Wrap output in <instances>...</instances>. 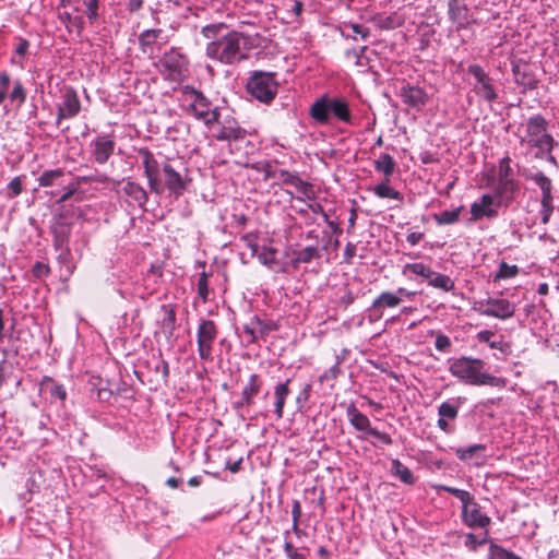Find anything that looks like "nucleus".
<instances>
[{
  "mask_svg": "<svg viewBox=\"0 0 559 559\" xmlns=\"http://www.w3.org/2000/svg\"><path fill=\"white\" fill-rule=\"evenodd\" d=\"M449 371L459 380L472 385L504 388L507 380L484 371L485 362L478 358L465 357L449 359Z\"/></svg>",
  "mask_w": 559,
  "mask_h": 559,
  "instance_id": "obj_1",
  "label": "nucleus"
},
{
  "mask_svg": "<svg viewBox=\"0 0 559 559\" xmlns=\"http://www.w3.org/2000/svg\"><path fill=\"white\" fill-rule=\"evenodd\" d=\"M248 40L249 37L245 34L231 31L217 40L209 43L206 56L224 64L242 61L247 59Z\"/></svg>",
  "mask_w": 559,
  "mask_h": 559,
  "instance_id": "obj_2",
  "label": "nucleus"
},
{
  "mask_svg": "<svg viewBox=\"0 0 559 559\" xmlns=\"http://www.w3.org/2000/svg\"><path fill=\"white\" fill-rule=\"evenodd\" d=\"M246 86L251 97L270 103L276 96L278 84L274 73L255 71L248 79Z\"/></svg>",
  "mask_w": 559,
  "mask_h": 559,
  "instance_id": "obj_3",
  "label": "nucleus"
},
{
  "mask_svg": "<svg viewBox=\"0 0 559 559\" xmlns=\"http://www.w3.org/2000/svg\"><path fill=\"white\" fill-rule=\"evenodd\" d=\"M185 95L189 100L188 111L197 119L204 121L206 126H211L218 120V112L211 108L209 99L199 91L186 87Z\"/></svg>",
  "mask_w": 559,
  "mask_h": 559,
  "instance_id": "obj_4",
  "label": "nucleus"
},
{
  "mask_svg": "<svg viewBox=\"0 0 559 559\" xmlns=\"http://www.w3.org/2000/svg\"><path fill=\"white\" fill-rule=\"evenodd\" d=\"M528 143L539 150L540 153H549L554 145V139L547 133V121L539 115L533 116L526 123Z\"/></svg>",
  "mask_w": 559,
  "mask_h": 559,
  "instance_id": "obj_5",
  "label": "nucleus"
},
{
  "mask_svg": "<svg viewBox=\"0 0 559 559\" xmlns=\"http://www.w3.org/2000/svg\"><path fill=\"white\" fill-rule=\"evenodd\" d=\"M217 337V328L214 321L202 319L197 331L199 357L209 361L213 359V345Z\"/></svg>",
  "mask_w": 559,
  "mask_h": 559,
  "instance_id": "obj_6",
  "label": "nucleus"
},
{
  "mask_svg": "<svg viewBox=\"0 0 559 559\" xmlns=\"http://www.w3.org/2000/svg\"><path fill=\"white\" fill-rule=\"evenodd\" d=\"M160 67L168 79L180 81L185 78L188 67L187 58L175 49L165 52L159 60Z\"/></svg>",
  "mask_w": 559,
  "mask_h": 559,
  "instance_id": "obj_7",
  "label": "nucleus"
},
{
  "mask_svg": "<svg viewBox=\"0 0 559 559\" xmlns=\"http://www.w3.org/2000/svg\"><path fill=\"white\" fill-rule=\"evenodd\" d=\"M468 73L476 80L474 84V92L480 98L488 103H492L498 98L493 80L484 71L478 64H471L468 67Z\"/></svg>",
  "mask_w": 559,
  "mask_h": 559,
  "instance_id": "obj_8",
  "label": "nucleus"
},
{
  "mask_svg": "<svg viewBox=\"0 0 559 559\" xmlns=\"http://www.w3.org/2000/svg\"><path fill=\"white\" fill-rule=\"evenodd\" d=\"M477 311L483 316L506 320L514 316L515 305L503 298H488L478 302Z\"/></svg>",
  "mask_w": 559,
  "mask_h": 559,
  "instance_id": "obj_9",
  "label": "nucleus"
},
{
  "mask_svg": "<svg viewBox=\"0 0 559 559\" xmlns=\"http://www.w3.org/2000/svg\"><path fill=\"white\" fill-rule=\"evenodd\" d=\"M139 155L142 157L144 175L147 178L151 192L162 194L163 185L159 180V165L153 153L147 148H141Z\"/></svg>",
  "mask_w": 559,
  "mask_h": 559,
  "instance_id": "obj_10",
  "label": "nucleus"
},
{
  "mask_svg": "<svg viewBox=\"0 0 559 559\" xmlns=\"http://www.w3.org/2000/svg\"><path fill=\"white\" fill-rule=\"evenodd\" d=\"M462 519L469 527L484 528L490 524V518L481 513L480 506L472 495L468 497V501L462 503Z\"/></svg>",
  "mask_w": 559,
  "mask_h": 559,
  "instance_id": "obj_11",
  "label": "nucleus"
},
{
  "mask_svg": "<svg viewBox=\"0 0 559 559\" xmlns=\"http://www.w3.org/2000/svg\"><path fill=\"white\" fill-rule=\"evenodd\" d=\"M448 8L449 19L457 29L466 28L473 21L467 0H450Z\"/></svg>",
  "mask_w": 559,
  "mask_h": 559,
  "instance_id": "obj_12",
  "label": "nucleus"
},
{
  "mask_svg": "<svg viewBox=\"0 0 559 559\" xmlns=\"http://www.w3.org/2000/svg\"><path fill=\"white\" fill-rule=\"evenodd\" d=\"M163 174L165 179V186L169 193L176 198L183 194L187 189V181L183 179L181 174L177 171L169 163L163 165Z\"/></svg>",
  "mask_w": 559,
  "mask_h": 559,
  "instance_id": "obj_13",
  "label": "nucleus"
},
{
  "mask_svg": "<svg viewBox=\"0 0 559 559\" xmlns=\"http://www.w3.org/2000/svg\"><path fill=\"white\" fill-rule=\"evenodd\" d=\"M81 109V103L73 90H68L62 96V103L58 106L57 123L62 119L74 118Z\"/></svg>",
  "mask_w": 559,
  "mask_h": 559,
  "instance_id": "obj_14",
  "label": "nucleus"
},
{
  "mask_svg": "<svg viewBox=\"0 0 559 559\" xmlns=\"http://www.w3.org/2000/svg\"><path fill=\"white\" fill-rule=\"evenodd\" d=\"M93 156L97 164H105L112 155L115 141L108 135H100L94 142Z\"/></svg>",
  "mask_w": 559,
  "mask_h": 559,
  "instance_id": "obj_15",
  "label": "nucleus"
},
{
  "mask_svg": "<svg viewBox=\"0 0 559 559\" xmlns=\"http://www.w3.org/2000/svg\"><path fill=\"white\" fill-rule=\"evenodd\" d=\"M51 233L53 235L55 248L61 251V254H67L69 252L68 242L71 234V225L59 221L52 225Z\"/></svg>",
  "mask_w": 559,
  "mask_h": 559,
  "instance_id": "obj_16",
  "label": "nucleus"
},
{
  "mask_svg": "<svg viewBox=\"0 0 559 559\" xmlns=\"http://www.w3.org/2000/svg\"><path fill=\"white\" fill-rule=\"evenodd\" d=\"M400 95L404 104L416 109H420L427 103L426 93L418 86H404L402 87Z\"/></svg>",
  "mask_w": 559,
  "mask_h": 559,
  "instance_id": "obj_17",
  "label": "nucleus"
},
{
  "mask_svg": "<svg viewBox=\"0 0 559 559\" xmlns=\"http://www.w3.org/2000/svg\"><path fill=\"white\" fill-rule=\"evenodd\" d=\"M493 198L490 194H484L479 202H474L471 205V214L474 221L483 217H495L498 212L492 207Z\"/></svg>",
  "mask_w": 559,
  "mask_h": 559,
  "instance_id": "obj_18",
  "label": "nucleus"
},
{
  "mask_svg": "<svg viewBox=\"0 0 559 559\" xmlns=\"http://www.w3.org/2000/svg\"><path fill=\"white\" fill-rule=\"evenodd\" d=\"M261 389V381L258 374H251L248 384L241 392V400L235 405L237 408L249 406L253 403V397L259 393Z\"/></svg>",
  "mask_w": 559,
  "mask_h": 559,
  "instance_id": "obj_19",
  "label": "nucleus"
},
{
  "mask_svg": "<svg viewBox=\"0 0 559 559\" xmlns=\"http://www.w3.org/2000/svg\"><path fill=\"white\" fill-rule=\"evenodd\" d=\"M289 383L290 379H287L274 386V413L277 419L283 418L285 401L290 393Z\"/></svg>",
  "mask_w": 559,
  "mask_h": 559,
  "instance_id": "obj_20",
  "label": "nucleus"
},
{
  "mask_svg": "<svg viewBox=\"0 0 559 559\" xmlns=\"http://www.w3.org/2000/svg\"><path fill=\"white\" fill-rule=\"evenodd\" d=\"M122 191L132 202L139 206H143L148 200L147 192L143 189L142 186L134 181H123Z\"/></svg>",
  "mask_w": 559,
  "mask_h": 559,
  "instance_id": "obj_21",
  "label": "nucleus"
},
{
  "mask_svg": "<svg viewBox=\"0 0 559 559\" xmlns=\"http://www.w3.org/2000/svg\"><path fill=\"white\" fill-rule=\"evenodd\" d=\"M347 415L349 417L350 424L355 427V429L365 431L368 435H370V430L374 429L371 427L369 418L359 412L354 405L348 407Z\"/></svg>",
  "mask_w": 559,
  "mask_h": 559,
  "instance_id": "obj_22",
  "label": "nucleus"
},
{
  "mask_svg": "<svg viewBox=\"0 0 559 559\" xmlns=\"http://www.w3.org/2000/svg\"><path fill=\"white\" fill-rule=\"evenodd\" d=\"M330 102L326 97H321L314 102L310 108L311 117L319 123H328L330 120Z\"/></svg>",
  "mask_w": 559,
  "mask_h": 559,
  "instance_id": "obj_23",
  "label": "nucleus"
},
{
  "mask_svg": "<svg viewBox=\"0 0 559 559\" xmlns=\"http://www.w3.org/2000/svg\"><path fill=\"white\" fill-rule=\"evenodd\" d=\"M247 132L243 128L234 124V126H223L219 128L218 132L215 134V138L218 141H240L243 140Z\"/></svg>",
  "mask_w": 559,
  "mask_h": 559,
  "instance_id": "obj_24",
  "label": "nucleus"
},
{
  "mask_svg": "<svg viewBox=\"0 0 559 559\" xmlns=\"http://www.w3.org/2000/svg\"><path fill=\"white\" fill-rule=\"evenodd\" d=\"M425 280H427L430 286L442 289L444 292H450L454 288V282L450 276L437 273L431 269L429 270Z\"/></svg>",
  "mask_w": 559,
  "mask_h": 559,
  "instance_id": "obj_25",
  "label": "nucleus"
},
{
  "mask_svg": "<svg viewBox=\"0 0 559 559\" xmlns=\"http://www.w3.org/2000/svg\"><path fill=\"white\" fill-rule=\"evenodd\" d=\"M330 102V112L343 122L352 123V115L349 112L348 104L341 98H332Z\"/></svg>",
  "mask_w": 559,
  "mask_h": 559,
  "instance_id": "obj_26",
  "label": "nucleus"
},
{
  "mask_svg": "<svg viewBox=\"0 0 559 559\" xmlns=\"http://www.w3.org/2000/svg\"><path fill=\"white\" fill-rule=\"evenodd\" d=\"M402 301V298L394 293L383 292L372 302V311H379L380 309L388 307H397Z\"/></svg>",
  "mask_w": 559,
  "mask_h": 559,
  "instance_id": "obj_27",
  "label": "nucleus"
},
{
  "mask_svg": "<svg viewBox=\"0 0 559 559\" xmlns=\"http://www.w3.org/2000/svg\"><path fill=\"white\" fill-rule=\"evenodd\" d=\"M41 391L48 392L51 399L64 401L67 391L63 385L58 384L49 377H45L40 383Z\"/></svg>",
  "mask_w": 559,
  "mask_h": 559,
  "instance_id": "obj_28",
  "label": "nucleus"
},
{
  "mask_svg": "<svg viewBox=\"0 0 559 559\" xmlns=\"http://www.w3.org/2000/svg\"><path fill=\"white\" fill-rule=\"evenodd\" d=\"M321 251L316 246H308L304 249L294 252L293 263H309L312 260L320 259Z\"/></svg>",
  "mask_w": 559,
  "mask_h": 559,
  "instance_id": "obj_29",
  "label": "nucleus"
},
{
  "mask_svg": "<svg viewBox=\"0 0 559 559\" xmlns=\"http://www.w3.org/2000/svg\"><path fill=\"white\" fill-rule=\"evenodd\" d=\"M366 50L367 46H364L360 49H348L345 51V58L353 61L358 68H367L369 64V58L365 55Z\"/></svg>",
  "mask_w": 559,
  "mask_h": 559,
  "instance_id": "obj_30",
  "label": "nucleus"
},
{
  "mask_svg": "<svg viewBox=\"0 0 559 559\" xmlns=\"http://www.w3.org/2000/svg\"><path fill=\"white\" fill-rule=\"evenodd\" d=\"M463 206L454 210H445L440 213L433 214V219L438 225H450L459 221Z\"/></svg>",
  "mask_w": 559,
  "mask_h": 559,
  "instance_id": "obj_31",
  "label": "nucleus"
},
{
  "mask_svg": "<svg viewBox=\"0 0 559 559\" xmlns=\"http://www.w3.org/2000/svg\"><path fill=\"white\" fill-rule=\"evenodd\" d=\"M63 171L61 169H52L46 170L38 178V182L40 187H51L55 185H60L61 179L63 178Z\"/></svg>",
  "mask_w": 559,
  "mask_h": 559,
  "instance_id": "obj_32",
  "label": "nucleus"
},
{
  "mask_svg": "<svg viewBox=\"0 0 559 559\" xmlns=\"http://www.w3.org/2000/svg\"><path fill=\"white\" fill-rule=\"evenodd\" d=\"M392 473L401 479V481L412 485L415 481L413 473L408 467L402 464L399 460L392 461Z\"/></svg>",
  "mask_w": 559,
  "mask_h": 559,
  "instance_id": "obj_33",
  "label": "nucleus"
},
{
  "mask_svg": "<svg viewBox=\"0 0 559 559\" xmlns=\"http://www.w3.org/2000/svg\"><path fill=\"white\" fill-rule=\"evenodd\" d=\"M394 167V159L389 154H382L380 158L374 162L376 170L383 173L388 179L392 176Z\"/></svg>",
  "mask_w": 559,
  "mask_h": 559,
  "instance_id": "obj_34",
  "label": "nucleus"
},
{
  "mask_svg": "<svg viewBox=\"0 0 559 559\" xmlns=\"http://www.w3.org/2000/svg\"><path fill=\"white\" fill-rule=\"evenodd\" d=\"M486 447L484 444H473L466 448L455 449V454L461 461H468L474 459L479 452H484Z\"/></svg>",
  "mask_w": 559,
  "mask_h": 559,
  "instance_id": "obj_35",
  "label": "nucleus"
},
{
  "mask_svg": "<svg viewBox=\"0 0 559 559\" xmlns=\"http://www.w3.org/2000/svg\"><path fill=\"white\" fill-rule=\"evenodd\" d=\"M488 559H522L520 556L512 551L504 549L503 547L491 544L489 547Z\"/></svg>",
  "mask_w": 559,
  "mask_h": 559,
  "instance_id": "obj_36",
  "label": "nucleus"
},
{
  "mask_svg": "<svg viewBox=\"0 0 559 559\" xmlns=\"http://www.w3.org/2000/svg\"><path fill=\"white\" fill-rule=\"evenodd\" d=\"M160 33V29H146L140 34L139 43L144 52L146 51V47L152 46L156 41Z\"/></svg>",
  "mask_w": 559,
  "mask_h": 559,
  "instance_id": "obj_37",
  "label": "nucleus"
},
{
  "mask_svg": "<svg viewBox=\"0 0 559 559\" xmlns=\"http://www.w3.org/2000/svg\"><path fill=\"white\" fill-rule=\"evenodd\" d=\"M538 185L542 189V206L551 205L552 197H551V182L547 177L542 176L538 179Z\"/></svg>",
  "mask_w": 559,
  "mask_h": 559,
  "instance_id": "obj_38",
  "label": "nucleus"
},
{
  "mask_svg": "<svg viewBox=\"0 0 559 559\" xmlns=\"http://www.w3.org/2000/svg\"><path fill=\"white\" fill-rule=\"evenodd\" d=\"M374 193L379 198H390L394 200H401L402 195L399 191L394 190L386 183H380L374 187Z\"/></svg>",
  "mask_w": 559,
  "mask_h": 559,
  "instance_id": "obj_39",
  "label": "nucleus"
},
{
  "mask_svg": "<svg viewBox=\"0 0 559 559\" xmlns=\"http://www.w3.org/2000/svg\"><path fill=\"white\" fill-rule=\"evenodd\" d=\"M519 273V269L516 265H509L506 262H501L499 265V270L495 275V281L506 280L516 276Z\"/></svg>",
  "mask_w": 559,
  "mask_h": 559,
  "instance_id": "obj_40",
  "label": "nucleus"
},
{
  "mask_svg": "<svg viewBox=\"0 0 559 559\" xmlns=\"http://www.w3.org/2000/svg\"><path fill=\"white\" fill-rule=\"evenodd\" d=\"M495 336L492 331H480L477 333L476 337L479 342L487 343L491 348L502 349V342L492 341L491 338Z\"/></svg>",
  "mask_w": 559,
  "mask_h": 559,
  "instance_id": "obj_41",
  "label": "nucleus"
},
{
  "mask_svg": "<svg viewBox=\"0 0 559 559\" xmlns=\"http://www.w3.org/2000/svg\"><path fill=\"white\" fill-rule=\"evenodd\" d=\"M459 413L457 406L444 402L438 407V414L440 417L449 418V419H455Z\"/></svg>",
  "mask_w": 559,
  "mask_h": 559,
  "instance_id": "obj_42",
  "label": "nucleus"
},
{
  "mask_svg": "<svg viewBox=\"0 0 559 559\" xmlns=\"http://www.w3.org/2000/svg\"><path fill=\"white\" fill-rule=\"evenodd\" d=\"M209 283H207V274L203 272L198 281V295L203 300L206 301L209 298Z\"/></svg>",
  "mask_w": 559,
  "mask_h": 559,
  "instance_id": "obj_43",
  "label": "nucleus"
},
{
  "mask_svg": "<svg viewBox=\"0 0 559 559\" xmlns=\"http://www.w3.org/2000/svg\"><path fill=\"white\" fill-rule=\"evenodd\" d=\"M439 490H443L445 492H449V493L453 495L462 503L468 501V497L471 496V493L468 491H466V490H462V489H459V488H455V487L445 486V485L439 486Z\"/></svg>",
  "mask_w": 559,
  "mask_h": 559,
  "instance_id": "obj_44",
  "label": "nucleus"
},
{
  "mask_svg": "<svg viewBox=\"0 0 559 559\" xmlns=\"http://www.w3.org/2000/svg\"><path fill=\"white\" fill-rule=\"evenodd\" d=\"M402 25V21L397 20V16L390 15L378 20V26L383 29H392Z\"/></svg>",
  "mask_w": 559,
  "mask_h": 559,
  "instance_id": "obj_45",
  "label": "nucleus"
},
{
  "mask_svg": "<svg viewBox=\"0 0 559 559\" xmlns=\"http://www.w3.org/2000/svg\"><path fill=\"white\" fill-rule=\"evenodd\" d=\"M341 373L340 362L336 361L330 369L319 377V382L335 380Z\"/></svg>",
  "mask_w": 559,
  "mask_h": 559,
  "instance_id": "obj_46",
  "label": "nucleus"
},
{
  "mask_svg": "<svg viewBox=\"0 0 559 559\" xmlns=\"http://www.w3.org/2000/svg\"><path fill=\"white\" fill-rule=\"evenodd\" d=\"M25 91L21 82H15L14 87L10 94V99L12 102H19L20 104L24 103L25 100Z\"/></svg>",
  "mask_w": 559,
  "mask_h": 559,
  "instance_id": "obj_47",
  "label": "nucleus"
},
{
  "mask_svg": "<svg viewBox=\"0 0 559 559\" xmlns=\"http://www.w3.org/2000/svg\"><path fill=\"white\" fill-rule=\"evenodd\" d=\"M406 270L411 271L413 274H416L421 277H426L430 267L425 265L424 263H409L405 266Z\"/></svg>",
  "mask_w": 559,
  "mask_h": 559,
  "instance_id": "obj_48",
  "label": "nucleus"
},
{
  "mask_svg": "<svg viewBox=\"0 0 559 559\" xmlns=\"http://www.w3.org/2000/svg\"><path fill=\"white\" fill-rule=\"evenodd\" d=\"M259 260L266 266L272 267L276 263L275 250L270 248L259 254Z\"/></svg>",
  "mask_w": 559,
  "mask_h": 559,
  "instance_id": "obj_49",
  "label": "nucleus"
},
{
  "mask_svg": "<svg viewBox=\"0 0 559 559\" xmlns=\"http://www.w3.org/2000/svg\"><path fill=\"white\" fill-rule=\"evenodd\" d=\"M298 192H300L304 197L308 199L313 198V191L310 183L304 181L301 178L299 180H296V185L294 186Z\"/></svg>",
  "mask_w": 559,
  "mask_h": 559,
  "instance_id": "obj_50",
  "label": "nucleus"
},
{
  "mask_svg": "<svg viewBox=\"0 0 559 559\" xmlns=\"http://www.w3.org/2000/svg\"><path fill=\"white\" fill-rule=\"evenodd\" d=\"M435 346L440 352H448L451 347V340L444 334H438Z\"/></svg>",
  "mask_w": 559,
  "mask_h": 559,
  "instance_id": "obj_51",
  "label": "nucleus"
},
{
  "mask_svg": "<svg viewBox=\"0 0 559 559\" xmlns=\"http://www.w3.org/2000/svg\"><path fill=\"white\" fill-rule=\"evenodd\" d=\"M223 28H225V25L222 23L206 25L202 28V34L204 37L210 39V38H213L214 36H216L218 34V32Z\"/></svg>",
  "mask_w": 559,
  "mask_h": 559,
  "instance_id": "obj_52",
  "label": "nucleus"
},
{
  "mask_svg": "<svg viewBox=\"0 0 559 559\" xmlns=\"http://www.w3.org/2000/svg\"><path fill=\"white\" fill-rule=\"evenodd\" d=\"M10 198L16 197L22 192V181L19 177L13 178L8 185Z\"/></svg>",
  "mask_w": 559,
  "mask_h": 559,
  "instance_id": "obj_53",
  "label": "nucleus"
},
{
  "mask_svg": "<svg viewBox=\"0 0 559 559\" xmlns=\"http://www.w3.org/2000/svg\"><path fill=\"white\" fill-rule=\"evenodd\" d=\"M163 309L165 310L166 317L164 319L165 326H168L171 331L175 328V321H176V313L173 308L169 306H163Z\"/></svg>",
  "mask_w": 559,
  "mask_h": 559,
  "instance_id": "obj_54",
  "label": "nucleus"
},
{
  "mask_svg": "<svg viewBox=\"0 0 559 559\" xmlns=\"http://www.w3.org/2000/svg\"><path fill=\"white\" fill-rule=\"evenodd\" d=\"M7 320L4 319L3 311L0 309V344L3 343L4 338L10 335L13 330V323H11L10 328L5 326Z\"/></svg>",
  "mask_w": 559,
  "mask_h": 559,
  "instance_id": "obj_55",
  "label": "nucleus"
},
{
  "mask_svg": "<svg viewBox=\"0 0 559 559\" xmlns=\"http://www.w3.org/2000/svg\"><path fill=\"white\" fill-rule=\"evenodd\" d=\"M281 178L285 185H290L294 187L296 185V180H299L300 177L289 171L282 170Z\"/></svg>",
  "mask_w": 559,
  "mask_h": 559,
  "instance_id": "obj_56",
  "label": "nucleus"
},
{
  "mask_svg": "<svg viewBox=\"0 0 559 559\" xmlns=\"http://www.w3.org/2000/svg\"><path fill=\"white\" fill-rule=\"evenodd\" d=\"M349 27L355 34L359 35L362 39H367L370 35V31L360 24L352 23Z\"/></svg>",
  "mask_w": 559,
  "mask_h": 559,
  "instance_id": "obj_57",
  "label": "nucleus"
},
{
  "mask_svg": "<svg viewBox=\"0 0 559 559\" xmlns=\"http://www.w3.org/2000/svg\"><path fill=\"white\" fill-rule=\"evenodd\" d=\"M510 158L504 157L500 160L499 175L501 178H507L510 174Z\"/></svg>",
  "mask_w": 559,
  "mask_h": 559,
  "instance_id": "obj_58",
  "label": "nucleus"
},
{
  "mask_svg": "<svg viewBox=\"0 0 559 559\" xmlns=\"http://www.w3.org/2000/svg\"><path fill=\"white\" fill-rule=\"evenodd\" d=\"M76 191H78V185L71 183L70 186L67 187V190L64 191V193L61 194V197L59 198V200L57 202L63 203V202L68 201Z\"/></svg>",
  "mask_w": 559,
  "mask_h": 559,
  "instance_id": "obj_59",
  "label": "nucleus"
},
{
  "mask_svg": "<svg viewBox=\"0 0 559 559\" xmlns=\"http://www.w3.org/2000/svg\"><path fill=\"white\" fill-rule=\"evenodd\" d=\"M370 436L376 437L378 440H380L386 445H390L393 442L392 438L388 433L381 432L377 429L370 430Z\"/></svg>",
  "mask_w": 559,
  "mask_h": 559,
  "instance_id": "obj_60",
  "label": "nucleus"
},
{
  "mask_svg": "<svg viewBox=\"0 0 559 559\" xmlns=\"http://www.w3.org/2000/svg\"><path fill=\"white\" fill-rule=\"evenodd\" d=\"M70 29L74 28L76 33L80 35L84 29V20L82 16H74L73 20H71Z\"/></svg>",
  "mask_w": 559,
  "mask_h": 559,
  "instance_id": "obj_61",
  "label": "nucleus"
},
{
  "mask_svg": "<svg viewBox=\"0 0 559 559\" xmlns=\"http://www.w3.org/2000/svg\"><path fill=\"white\" fill-rule=\"evenodd\" d=\"M311 392V384H306L304 389L299 392L297 395L296 402L297 403H305L309 400Z\"/></svg>",
  "mask_w": 559,
  "mask_h": 559,
  "instance_id": "obj_62",
  "label": "nucleus"
},
{
  "mask_svg": "<svg viewBox=\"0 0 559 559\" xmlns=\"http://www.w3.org/2000/svg\"><path fill=\"white\" fill-rule=\"evenodd\" d=\"M28 47H29V44L26 39H20L15 47V53L21 57H24L25 53L27 52Z\"/></svg>",
  "mask_w": 559,
  "mask_h": 559,
  "instance_id": "obj_63",
  "label": "nucleus"
},
{
  "mask_svg": "<svg viewBox=\"0 0 559 559\" xmlns=\"http://www.w3.org/2000/svg\"><path fill=\"white\" fill-rule=\"evenodd\" d=\"M423 237H424L423 233L413 231V233L408 234L407 241L412 246H416L423 239Z\"/></svg>",
  "mask_w": 559,
  "mask_h": 559,
  "instance_id": "obj_64",
  "label": "nucleus"
}]
</instances>
